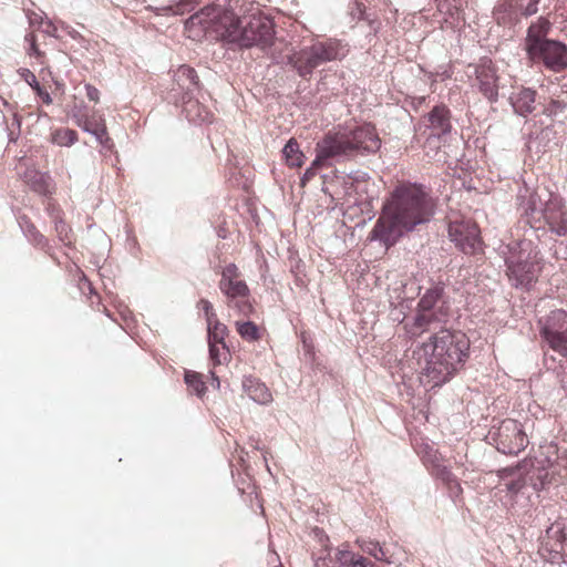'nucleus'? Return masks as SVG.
<instances>
[{"label":"nucleus","instance_id":"1","mask_svg":"<svg viewBox=\"0 0 567 567\" xmlns=\"http://www.w3.org/2000/svg\"><path fill=\"white\" fill-rule=\"evenodd\" d=\"M434 204L416 184L400 183L383 205L382 213L370 233V239L392 246L403 231L430 220Z\"/></svg>","mask_w":567,"mask_h":567},{"label":"nucleus","instance_id":"2","mask_svg":"<svg viewBox=\"0 0 567 567\" xmlns=\"http://www.w3.org/2000/svg\"><path fill=\"white\" fill-rule=\"evenodd\" d=\"M468 350L470 340L465 333L441 329L413 350V359L424 381L440 386L463 367Z\"/></svg>","mask_w":567,"mask_h":567},{"label":"nucleus","instance_id":"3","mask_svg":"<svg viewBox=\"0 0 567 567\" xmlns=\"http://www.w3.org/2000/svg\"><path fill=\"white\" fill-rule=\"evenodd\" d=\"M219 1L217 0V2ZM239 1L229 0L228 7H226V3H216L218 8H224V12L215 16L214 30L224 40L238 43L245 48L259 47L265 49L270 47L275 39L274 21L261 12L239 18L238 14L243 12V6H239Z\"/></svg>","mask_w":567,"mask_h":567},{"label":"nucleus","instance_id":"4","mask_svg":"<svg viewBox=\"0 0 567 567\" xmlns=\"http://www.w3.org/2000/svg\"><path fill=\"white\" fill-rule=\"evenodd\" d=\"M322 145L324 152H331L339 161L359 153H375L381 146V140L372 124H363L328 132Z\"/></svg>","mask_w":567,"mask_h":567},{"label":"nucleus","instance_id":"5","mask_svg":"<svg viewBox=\"0 0 567 567\" xmlns=\"http://www.w3.org/2000/svg\"><path fill=\"white\" fill-rule=\"evenodd\" d=\"M348 53L346 45L337 39L311 38L309 44H305L298 50H292L288 55V63L301 78L312 74L315 69L323 63L341 60Z\"/></svg>","mask_w":567,"mask_h":567},{"label":"nucleus","instance_id":"6","mask_svg":"<svg viewBox=\"0 0 567 567\" xmlns=\"http://www.w3.org/2000/svg\"><path fill=\"white\" fill-rule=\"evenodd\" d=\"M218 288L225 296L228 308H235L239 315L245 317L254 313L255 308L250 301L249 287L241 278V272L234 262L226 265L221 269Z\"/></svg>","mask_w":567,"mask_h":567},{"label":"nucleus","instance_id":"7","mask_svg":"<svg viewBox=\"0 0 567 567\" xmlns=\"http://www.w3.org/2000/svg\"><path fill=\"white\" fill-rule=\"evenodd\" d=\"M442 289L431 288L421 297L414 318L404 322L410 337H419L430 330L434 323L441 322L447 312L441 303Z\"/></svg>","mask_w":567,"mask_h":567},{"label":"nucleus","instance_id":"8","mask_svg":"<svg viewBox=\"0 0 567 567\" xmlns=\"http://www.w3.org/2000/svg\"><path fill=\"white\" fill-rule=\"evenodd\" d=\"M506 275L515 287L528 288L538 280L542 272V259L537 251L520 248L506 258Z\"/></svg>","mask_w":567,"mask_h":567},{"label":"nucleus","instance_id":"9","mask_svg":"<svg viewBox=\"0 0 567 567\" xmlns=\"http://www.w3.org/2000/svg\"><path fill=\"white\" fill-rule=\"evenodd\" d=\"M526 213L532 227L542 228L544 221L553 233L559 236L567 235V214L557 200L548 202L544 208L537 209L535 195H532Z\"/></svg>","mask_w":567,"mask_h":567},{"label":"nucleus","instance_id":"10","mask_svg":"<svg viewBox=\"0 0 567 567\" xmlns=\"http://www.w3.org/2000/svg\"><path fill=\"white\" fill-rule=\"evenodd\" d=\"M557 449L553 444L540 446L532 460L533 473L530 482L535 489H542L553 482L556 474H559L561 466L558 462Z\"/></svg>","mask_w":567,"mask_h":567},{"label":"nucleus","instance_id":"11","mask_svg":"<svg viewBox=\"0 0 567 567\" xmlns=\"http://www.w3.org/2000/svg\"><path fill=\"white\" fill-rule=\"evenodd\" d=\"M492 439L499 452L509 455L518 454L528 444L527 435L520 423L513 419L502 421L496 431L492 433Z\"/></svg>","mask_w":567,"mask_h":567},{"label":"nucleus","instance_id":"12","mask_svg":"<svg viewBox=\"0 0 567 567\" xmlns=\"http://www.w3.org/2000/svg\"><path fill=\"white\" fill-rule=\"evenodd\" d=\"M449 236L456 247L465 254L474 255L482 249L480 229L472 219L463 217L450 219Z\"/></svg>","mask_w":567,"mask_h":567},{"label":"nucleus","instance_id":"13","mask_svg":"<svg viewBox=\"0 0 567 567\" xmlns=\"http://www.w3.org/2000/svg\"><path fill=\"white\" fill-rule=\"evenodd\" d=\"M528 59L534 63H543L553 72H563L567 69V45L557 40L547 41Z\"/></svg>","mask_w":567,"mask_h":567},{"label":"nucleus","instance_id":"14","mask_svg":"<svg viewBox=\"0 0 567 567\" xmlns=\"http://www.w3.org/2000/svg\"><path fill=\"white\" fill-rule=\"evenodd\" d=\"M480 92L489 101H496L498 96V78L496 68L488 59L482 60L475 69Z\"/></svg>","mask_w":567,"mask_h":567},{"label":"nucleus","instance_id":"15","mask_svg":"<svg viewBox=\"0 0 567 567\" xmlns=\"http://www.w3.org/2000/svg\"><path fill=\"white\" fill-rule=\"evenodd\" d=\"M73 118L79 127L93 134L102 145H107L110 137L103 115L97 113L86 114L78 111L73 113Z\"/></svg>","mask_w":567,"mask_h":567},{"label":"nucleus","instance_id":"16","mask_svg":"<svg viewBox=\"0 0 567 567\" xmlns=\"http://www.w3.org/2000/svg\"><path fill=\"white\" fill-rule=\"evenodd\" d=\"M21 178L32 192L39 195L51 196L55 193V185L51 176L35 167H28Z\"/></svg>","mask_w":567,"mask_h":567},{"label":"nucleus","instance_id":"17","mask_svg":"<svg viewBox=\"0 0 567 567\" xmlns=\"http://www.w3.org/2000/svg\"><path fill=\"white\" fill-rule=\"evenodd\" d=\"M212 2L204 7L199 13L192 17V19H198L200 23H206L208 27H213L216 24L215 16L224 12V8H218L216 3L217 0H210ZM225 0H220L219 3H225ZM229 0H226V7H228ZM199 0H179V2L175 6L174 13L183 14L188 4H198Z\"/></svg>","mask_w":567,"mask_h":567},{"label":"nucleus","instance_id":"18","mask_svg":"<svg viewBox=\"0 0 567 567\" xmlns=\"http://www.w3.org/2000/svg\"><path fill=\"white\" fill-rule=\"evenodd\" d=\"M550 22L545 18H539L536 22L529 25L525 39L527 56L540 48L545 42L550 41V39L546 38L550 31Z\"/></svg>","mask_w":567,"mask_h":567},{"label":"nucleus","instance_id":"19","mask_svg":"<svg viewBox=\"0 0 567 567\" xmlns=\"http://www.w3.org/2000/svg\"><path fill=\"white\" fill-rule=\"evenodd\" d=\"M244 392L259 404H268L272 401V394L267 385L258 379L248 377L243 381Z\"/></svg>","mask_w":567,"mask_h":567},{"label":"nucleus","instance_id":"20","mask_svg":"<svg viewBox=\"0 0 567 567\" xmlns=\"http://www.w3.org/2000/svg\"><path fill=\"white\" fill-rule=\"evenodd\" d=\"M323 137L316 144V158L312 161L311 165L306 169L303 176L301 177V185L305 186L309 181H311L317 171L323 166H330L329 161L337 159L334 154H330L331 152H324L323 150Z\"/></svg>","mask_w":567,"mask_h":567},{"label":"nucleus","instance_id":"21","mask_svg":"<svg viewBox=\"0 0 567 567\" xmlns=\"http://www.w3.org/2000/svg\"><path fill=\"white\" fill-rule=\"evenodd\" d=\"M429 126L435 135L449 133L451 130L450 110L445 105H436L427 115Z\"/></svg>","mask_w":567,"mask_h":567},{"label":"nucleus","instance_id":"22","mask_svg":"<svg viewBox=\"0 0 567 567\" xmlns=\"http://www.w3.org/2000/svg\"><path fill=\"white\" fill-rule=\"evenodd\" d=\"M536 92L530 89H520L511 97L513 107L519 115H527L535 109Z\"/></svg>","mask_w":567,"mask_h":567},{"label":"nucleus","instance_id":"23","mask_svg":"<svg viewBox=\"0 0 567 567\" xmlns=\"http://www.w3.org/2000/svg\"><path fill=\"white\" fill-rule=\"evenodd\" d=\"M336 559L343 567H378L369 558L346 548L338 549Z\"/></svg>","mask_w":567,"mask_h":567},{"label":"nucleus","instance_id":"24","mask_svg":"<svg viewBox=\"0 0 567 567\" xmlns=\"http://www.w3.org/2000/svg\"><path fill=\"white\" fill-rule=\"evenodd\" d=\"M175 81L181 87L186 89L187 91H193L199 86L197 72L189 65H181L177 69L175 73Z\"/></svg>","mask_w":567,"mask_h":567},{"label":"nucleus","instance_id":"25","mask_svg":"<svg viewBox=\"0 0 567 567\" xmlns=\"http://www.w3.org/2000/svg\"><path fill=\"white\" fill-rule=\"evenodd\" d=\"M286 164L289 167H301L305 163V154L301 152L298 142L290 138L282 150Z\"/></svg>","mask_w":567,"mask_h":567},{"label":"nucleus","instance_id":"26","mask_svg":"<svg viewBox=\"0 0 567 567\" xmlns=\"http://www.w3.org/2000/svg\"><path fill=\"white\" fill-rule=\"evenodd\" d=\"M236 331L247 342H256L262 338V329L252 321H236Z\"/></svg>","mask_w":567,"mask_h":567},{"label":"nucleus","instance_id":"27","mask_svg":"<svg viewBox=\"0 0 567 567\" xmlns=\"http://www.w3.org/2000/svg\"><path fill=\"white\" fill-rule=\"evenodd\" d=\"M185 112L187 117L193 122H212L213 114L198 101H187L185 103Z\"/></svg>","mask_w":567,"mask_h":567},{"label":"nucleus","instance_id":"28","mask_svg":"<svg viewBox=\"0 0 567 567\" xmlns=\"http://www.w3.org/2000/svg\"><path fill=\"white\" fill-rule=\"evenodd\" d=\"M505 4L515 14L528 17L537 12L538 0H508Z\"/></svg>","mask_w":567,"mask_h":567},{"label":"nucleus","instance_id":"29","mask_svg":"<svg viewBox=\"0 0 567 567\" xmlns=\"http://www.w3.org/2000/svg\"><path fill=\"white\" fill-rule=\"evenodd\" d=\"M208 343H225L228 328L217 318L207 322Z\"/></svg>","mask_w":567,"mask_h":567},{"label":"nucleus","instance_id":"30","mask_svg":"<svg viewBox=\"0 0 567 567\" xmlns=\"http://www.w3.org/2000/svg\"><path fill=\"white\" fill-rule=\"evenodd\" d=\"M184 380L192 393H195L199 398L204 396L206 385L203 380V374L195 371H186Z\"/></svg>","mask_w":567,"mask_h":567},{"label":"nucleus","instance_id":"31","mask_svg":"<svg viewBox=\"0 0 567 567\" xmlns=\"http://www.w3.org/2000/svg\"><path fill=\"white\" fill-rule=\"evenodd\" d=\"M429 467L431 474L437 480L442 481L443 484L455 477L449 466H446L444 462L436 456L431 461Z\"/></svg>","mask_w":567,"mask_h":567},{"label":"nucleus","instance_id":"32","mask_svg":"<svg viewBox=\"0 0 567 567\" xmlns=\"http://www.w3.org/2000/svg\"><path fill=\"white\" fill-rule=\"evenodd\" d=\"M78 141V133L68 127H61L52 133V142L60 146H71Z\"/></svg>","mask_w":567,"mask_h":567},{"label":"nucleus","instance_id":"33","mask_svg":"<svg viewBox=\"0 0 567 567\" xmlns=\"http://www.w3.org/2000/svg\"><path fill=\"white\" fill-rule=\"evenodd\" d=\"M209 357L214 365H219L229 358V350L226 343H208Z\"/></svg>","mask_w":567,"mask_h":567},{"label":"nucleus","instance_id":"34","mask_svg":"<svg viewBox=\"0 0 567 567\" xmlns=\"http://www.w3.org/2000/svg\"><path fill=\"white\" fill-rule=\"evenodd\" d=\"M54 228L59 236V239L64 244H70L72 236H71V229L69 225L60 217H55L54 219Z\"/></svg>","mask_w":567,"mask_h":567},{"label":"nucleus","instance_id":"35","mask_svg":"<svg viewBox=\"0 0 567 567\" xmlns=\"http://www.w3.org/2000/svg\"><path fill=\"white\" fill-rule=\"evenodd\" d=\"M25 42L29 43V49H28V53L30 55H34L37 59H39L40 63L43 64L44 61V52H42L38 44H37V39H35V34L33 32H30L28 34H25V38H24Z\"/></svg>","mask_w":567,"mask_h":567},{"label":"nucleus","instance_id":"36","mask_svg":"<svg viewBox=\"0 0 567 567\" xmlns=\"http://www.w3.org/2000/svg\"><path fill=\"white\" fill-rule=\"evenodd\" d=\"M452 1L453 0L440 1L437 4V9L440 12H445L444 10H446V13L450 14V17L453 19V21H458L460 20V10L457 7L452 8V3H451Z\"/></svg>","mask_w":567,"mask_h":567},{"label":"nucleus","instance_id":"37","mask_svg":"<svg viewBox=\"0 0 567 567\" xmlns=\"http://www.w3.org/2000/svg\"><path fill=\"white\" fill-rule=\"evenodd\" d=\"M444 485L447 488L450 496L453 498L460 497L463 493V488H462L461 483L456 476L453 477L452 480H450Z\"/></svg>","mask_w":567,"mask_h":567},{"label":"nucleus","instance_id":"38","mask_svg":"<svg viewBox=\"0 0 567 567\" xmlns=\"http://www.w3.org/2000/svg\"><path fill=\"white\" fill-rule=\"evenodd\" d=\"M20 78L24 80L32 89L38 86L39 81L32 71L29 69L22 68L18 71Z\"/></svg>","mask_w":567,"mask_h":567},{"label":"nucleus","instance_id":"39","mask_svg":"<svg viewBox=\"0 0 567 567\" xmlns=\"http://www.w3.org/2000/svg\"><path fill=\"white\" fill-rule=\"evenodd\" d=\"M199 306L202 307V309L205 312L207 322L217 318L216 313L214 312L213 305L208 300L202 299L199 301Z\"/></svg>","mask_w":567,"mask_h":567},{"label":"nucleus","instance_id":"40","mask_svg":"<svg viewBox=\"0 0 567 567\" xmlns=\"http://www.w3.org/2000/svg\"><path fill=\"white\" fill-rule=\"evenodd\" d=\"M33 91L41 99L43 104H45V105L52 104L53 101H52L50 93L48 92L47 89L41 86L40 83L38 84V86L33 87Z\"/></svg>","mask_w":567,"mask_h":567},{"label":"nucleus","instance_id":"41","mask_svg":"<svg viewBox=\"0 0 567 567\" xmlns=\"http://www.w3.org/2000/svg\"><path fill=\"white\" fill-rule=\"evenodd\" d=\"M367 553L369 555L373 556L377 560H380V561H386L388 560L386 555H385L383 548L380 547L379 545H372V548H368Z\"/></svg>","mask_w":567,"mask_h":567},{"label":"nucleus","instance_id":"42","mask_svg":"<svg viewBox=\"0 0 567 567\" xmlns=\"http://www.w3.org/2000/svg\"><path fill=\"white\" fill-rule=\"evenodd\" d=\"M85 94L90 101L94 103L100 102V91L94 85L85 84Z\"/></svg>","mask_w":567,"mask_h":567},{"label":"nucleus","instance_id":"43","mask_svg":"<svg viewBox=\"0 0 567 567\" xmlns=\"http://www.w3.org/2000/svg\"><path fill=\"white\" fill-rule=\"evenodd\" d=\"M524 483L520 480L514 481L509 484H507V489L516 493L523 487Z\"/></svg>","mask_w":567,"mask_h":567},{"label":"nucleus","instance_id":"44","mask_svg":"<svg viewBox=\"0 0 567 567\" xmlns=\"http://www.w3.org/2000/svg\"><path fill=\"white\" fill-rule=\"evenodd\" d=\"M220 385L218 377L215 375L214 372H212V386L218 389Z\"/></svg>","mask_w":567,"mask_h":567},{"label":"nucleus","instance_id":"45","mask_svg":"<svg viewBox=\"0 0 567 567\" xmlns=\"http://www.w3.org/2000/svg\"><path fill=\"white\" fill-rule=\"evenodd\" d=\"M82 279H83V281H85V284H87V285L90 286V282H87V280H86V277H85V276H83V278H82Z\"/></svg>","mask_w":567,"mask_h":567},{"label":"nucleus","instance_id":"46","mask_svg":"<svg viewBox=\"0 0 567 567\" xmlns=\"http://www.w3.org/2000/svg\"><path fill=\"white\" fill-rule=\"evenodd\" d=\"M189 6H190V8H188V11H192V9L194 8L195 4H193V6L189 4Z\"/></svg>","mask_w":567,"mask_h":567}]
</instances>
